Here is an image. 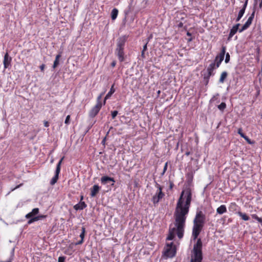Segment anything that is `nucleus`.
I'll return each mask as SVG.
<instances>
[{"instance_id": "1", "label": "nucleus", "mask_w": 262, "mask_h": 262, "mask_svg": "<svg viewBox=\"0 0 262 262\" xmlns=\"http://www.w3.org/2000/svg\"><path fill=\"white\" fill-rule=\"evenodd\" d=\"M192 200V193L190 188H186L181 192L174 212L175 227L169 229V232L175 234L177 232L178 237L181 239L183 237L184 227L190 207Z\"/></svg>"}, {"instance_id": "2", "label": "nucleus", "mask_w": 262, "mask_h": 262, "mask_svg": "<svg viewBox=\"0 0 262 262\" xmlns=\"http://www.w3.org/2000/svg\"><path fill=\"white\" fill-rule=\"evenodd\" d=\"M206 215L202 210H197L193 220L192 235L193 239L198 238L206 223Z\"/></svg>"}, {"instance_id": "3", "label": "nucleus", "mask_w": 262, "mask_h": 262, "mask_svg": "<svg viewBox=\"0 0 262 262\" xmlns=\"http://www.w3.org/2000/svg\"><path fill=\"white\" fill-rule=\"evenodd\" d=\"M128 35H125L120 36L117 39L116 48L115 50V54L118 57L120 62L125 60L124 47L126 42Z\"/></svg>"}, {"instance_id": "4", "label": "nucleus", "mask_w": 262, "mask_h": 262, "mask_svg": "<svg viewBox=\"0 0 262 262\" xmlns=\"http://www.w3.org/2000/svg\"><path fill=\"white\" fill-rule=\"evenodd\" d=\"M202 247L203 244L201 239L198 238L196 243L193 245L191 251L190 262H202L203 260Z\"/></svg>"}, {"instance_id": "5", "label": "nucleus", "mask_w": 262, "mask_h": 262, "mask_svg": "<svg viewBox=\"0 0 262 262\" xmlns=\"http://www.w3.org/2000/svg\"><path fill=\"white\" fill-rule=\"evenodd\" d=\"M64 157H63L59 160L58 163H57L56 167V170L55 172V175L51 179L50 183L51 185H54L57 181L59 178V174L60 172L61 169V165L62 162L63 160L64 159Z\"/></svg>"}, {"instance_id": "6", "label": "nucleus", "mask_w": 262, "mask_h": 262, "mask_svg": "<svg viewBox=\"0 0 262 262\" xmlns=\"http://www.w3.org/2000/svg\"><path fill=\"white\" fill-rule=\"evenodd\" d=\"M102 104H96L90 111L89 116L91 118L95 117L100 110Z\"/></svg>"}, {"instance_id": "7", "label": "nucleus", "mask_w": 262, "mask_h": 262, "mask_svg": "<svg viewBox=\"0 0 262 262\" xmlns=\"http://www.w3.org/2000/svg\"><path fill=\"white\" fill-rule=\"evenodd\" d=\"M164 195L165 194L162 191H157L156 194L153 196L152 198V201L154 204L155 205L157 204L160 200L162 199Z\"/></svg>"}, {"instance_id": "8", "label": "nucleus", "mask_w": 262, "mask_h": 262, "mask_svg": "<svg viewBox=\"0 0 262 262\" xmlns=\"http://www.w3.org/2000/svg\"><path fill=\"white\" fill-rule=\"evenodd\" d=\"M12 61V58L9 55V54L7 52L4 57V68L7 69L9 68L11 66V62Z\"/></svg>"}, {"instance_id": "9", "label": "nucleus", "mask_w": 262, "mask_h": 262, "mask_svg": "<svg viewBox=\"0 0 262 262\" xmlns=\"http://www.w3.org/2000/svg\"><path fill=\"white\" fill-rule=\"evenodd\" d=\"M176 247H169L167 248L165 252V254L169 257H173L176 255Z\"/></svg>"}, {"instance_id": "10", "label": "nucleus", "mask_w": 262, "mask_h": 262, "mask_svg": "<svg viewBox=\"0 0 262 262\" xmlns=\"http://www.w3.org/2000/svg\"><path fill=\"white\" fill-rule=\"evenodd\" d=\"M100 181L101 183L103 185H105L110 182H112L113 183L111 184V186H114V183L115 182V179L113 178L107 176L102 177Z\"/></svg>"}, {"instance_id": "11", "label": "nucleus", "mask_w": 262, "mask_h": 262, "mask_svg": "<svg viewBox=\"0 0 262 262\" xmlns=\"http://www.w3.org/2000/svg\"><path fill=\"white\" fill-rule=\"evenodd\" d=\"M100 187L98 185H94L91 188L90 195L91 197H95L100 190Z\"/></svg>"}, {"instance_id": "12", "label": "nucleus", "mask_w": 262, "mask_h": 262, "mask_svg": "<svg viewBox=\"0 0 262 262\" xmlns=\"http://www.w3.org/2000/svg\"><path fill=\"white\" fill-rule=\"evenodd\" d=\"M239 26V24H237L233 26L232 29L230 30L228 40H230V39L233 37V36L237 32V31L238 30V27Z\"/></svg>"}, {"instance_id": "13", "label": "nucleus", "mask_w": 262, "mask_h": 262, "mask_svg": "<svg viewBox=\"0 0 262 262\" xmlns=\"http://www.w3.org/2000/svg\"><path fill=\"white\" fill-rule=\"evenodd\" d=\"M216 68L215 62H212L209 65L207 69V71L208 72L207 74H208V76H211L212 75H213V71Z\"/></svg>"}, {"instance_id": "14", "label": "nucleus", "mask_w": 262, "mask_h": 262, "mask_svg": "<svg viewBox=\"0 0 262 262\" xmlns=\"http://www.w3.org/2000/svg\"><path fill=\"white\" fill-rule=\"evenodd\" d=\"M87 206L84 202L80 201L79 203L74 206V208L76 210H83Z\"/></svg>"}, {"instance_id": "15", "label": "nucleus", "mask_w": 262, "mask_h": 262, "mask_svg": "<svg viewBox=\"0 0 262 262\" xmlns=\"http://www.w3.org/2000/svg\"><path fill=\"white\" fill-rule=\"evenodd\" d=\"M39 212V209L38 208H35L32 209V211L29 212V213L26 215V217L27 219H29L32 217H35L34 216L37 214Z\"/></svg>"}, {"instance_id": "16", "label": "nucleus", "mask_w": 262, "mask_h": 262, "mask_svg": "<svg viewBox=\"0 0 262 262\" xmlns=\"http://www.w3.org/2000/svg\"><path fill=\"white\" fill-rule=\"evenodd\" d=\"M255 13V8H254L252 14H251L250 16L248 18V20H247V21L245 24L248 27H249L252 24V21L253 20V18L254 17Z\"/></svg>"}, {"instance_id": "17", "label": "nucleus", "mask_w": 262, "mask_h": 262, "mask_svg": "<svg viewBox=\"0 0 262 262\" xmlns=\"http://www.w3.org/2000/svg\"><path fill=\"white\" fill-rule=\"evenodd\" d=\"M114 84H113L112 85L110 91L108 92V93L105 96V97L104 98V101H103V104L104 105L105 104L106 100L108 99V98H110L111 97V96L113 95V94L114 93V92L115 91V90L114 88Z\"/></svg>"}, {"instance_id": "18", "label": "nucleus", "mask_w": 262, "mask_h": 262, "mask_svg": "<svg viewBox=\"0 0 262 262\" xmlns=\"http://www.w3.org/2000/svg\"><path fill=\"white\" fill-rule=\"evenodd\" d=\"M227 208L225 205H222L216 209L217 213L219 214H223L227 212Z\"/></svg>"}, {"instance_id": "19", "label": "nucleus", "mask_w": 262, "mask_h": 262, "mask_svg": "<svg viewBox=\"0 0 262 262\" xmlns=\"http://www.w3.org/2000/svg\"><path fill=\"white\" fill-rule=\"evenodd\" d=\"M226 47L223 46L222 47V50H221V51L220 54L216 56V60H218L219 58H221L224 59V56L226 54Z\"/></svg>"}, {"instance_id": "20", "label": "nucleus", "mask_w": 262, "mask_h": 262, "mask_svg": "<svg viewBox=\"0 0 262 262\" xmlns=\"http://www.w3.org/2000/svg\"><path fill=\"white\" fill-rule=\"evenodd\" d=\"M236 213L240 216L244 221H249L250 220V217L249 216L246 214L245 213H243L241 211H238Z\"/></svg>"}, {"instance_id": "21", "label": "nucleus", "mask_w": 262, "mask_h": 262, "mask_svg": "<svg viewBox=\"0 0 262 262\" xmlns=\"http://www.w3.org/2000/svg\"><path fill=\"white\" fill-rule=\"evenodd\" d=\"M237 133L244 139L247 140L249 143H251L249 138L243 133V129L242 128H238Z\"/></svg>"}, {"instance_id": "22", "label": "nucleus", "mask_w": 262, "mask_h": 262, "mask_svg": "<svg viewBox=\"0 0 262 262\" xmlns=\"http://www.w3.org/2000/svg\"><path fill=\"white\" fill-rule=\"evenodd\" d=\"M118 14V10L116 8H114L111 12V18L112 20H115L117 17Z\"/></svg>"}, {"instance_id": "23", "label": "nucleus", "mask_w": 262, "mask_h": 262, "mask_svg": "<svg viewBox=\"0 0 262 262\" xmlns=\"http://www.w3.org/2000/svg\"><path fill=\"white\" fill-rule=\"evenodd\" d=\"M227 75H228V73L227 72H226V71L223 72L221 75L219 82L220 83H223L224 82L225 79L227 78Z\"/></svg>"}, {"instance_id": "24", "label": "nucleus", "mask_w": 262, "mask_h": 262, "mask_svg": "<svg viewBox=\"0 0 262 262\" xmlns=\"http://www.w3.org/2000/svg\"><path fill=\"white\" fill-rule=\"evenodd\" d=\"M61 57V53H60L59 54L57 55L55 57V59L54 61V63L53 65V68L55 69L56 68L58 65L59 64V59Z\"/></svg>"}, {"instance_id": "25", "label": "nucleus", "mask_w": 262, "mask_h": 262, "mask_svg": "<svg viewBox=\"0 0 262 262\" xmlns=\"http://www.w3.org/2000/svg\"><path fill=\"white\" fill-rule=\"evenodd\" d=\"M219 96V94L217 93L215 95H214L210 100V102H214L216 101L217 103L220 102V100L218 99V97Z\"/></svg>"}, {"instance_id": "26", "label": "nucleus", "mask_w": 262, "mask_h": 262, "mask_svg": "<svg viewBox=\"0 0 262 262\" xmlns=\"http://www.w3.org/2000/svg\"><path fill=\"white\" fill-rule=\"evenodd\" d=\"M226 107L225 102H222L220 105H217V108L221 111H224Z\"/></svg>"}, {"instance_id": "27", "label": "nucleus", "mask_w": 262, "mask_h": 262, "mask_svg": "<svg viewBox=\"0 0 262 262\" xmlns=\"http://www.w3.org/2000/svg\"><path fill=\"white\" fill-rule=\"evenodd\" d=\"M224 59L221 58H219V59L216 60V58L213 62H215L216 68H219L221 63V62L223 61Z\"/></svg>"}, {"instance_id": "28", "label": "nucleus", "mask_w": 262, "mask_h": 262, "mask_svg": "<svg viewBox=\"0 0 262 262\" xmlns=\"http://www.w3.org/2000/svg\"><path fill=\"white\" fill-rule=\"evenodd\" d=\"M38 221V217H32L28 221V224L30 225L34 222Z\"/></svg>"}, {"instance_id": "29", "label": "nucleus", "mask_w": 262, "mask_h": 262, "mask_svg": "<svg viewBox=\"0 0 262 262\" xmlns=\"http://www.w3.org/2000/svg\"><path fill=\"white\" fill-rule=\"evenodd\" d=\"M174 236H175V234L169 232L168 235L166 238V239L168 240V241H171V240L173 239Z\"/></svg>"}, {"instance_id": "30", "label": "nucleus", "mask_w": 262, "mask_h": 262, "mask_svg": "<svg viewBox=\"0 0 262 262\" xmlns=\"http://www.w3.org/2000/svg\"><path fill=\"white\" fill-rule=\"evenodd\" d=\"M81 230H82V232H81V233L80 234V237L81 238V239H83L84 238L85 232V227H82V229H81Z\"/></svg>"}, {"instance_id": "31", "label": "nucleus", "mask_w": 262, "mask_h": 262, "mask_svg": "<svg viewBox=\"0 0 262 262\" xmlns=\"http://www.w3.org/2000/svg\"><path fill=\"white\" fill-rule=\"evenodd\" d=\"M167 166H168V162H166L165 165H164V168H163V171L161 173L160 177H163L164 176V173H165L167 169Z\"/></svg>"}, {"instance_id": "32", "label": "nucleus", "mask_w": 262, "mask_h": 262, "mask_svg": "<svg viewBox=\"0 0 262 262\" xmlns=\"http://www.w3.org/2000/svg\"><path fill=\"white\" fill-rule=\"evenodd\" d=\"M104 93L100 94L97 97V104H102L101 102V99Z\"/></svg>"}, {"instance_id": "33", "label": "nucleus", "mask_w": 262, "mask_h": 262, "mask_svg": "<svg viewBox=\"0 0 262 262\" xmlns=\"http://www.w3.org/2000/svg\"><path fill=\"white\" fill-rule=\"evenodd\" d=\"M155 187L158 189L157 191H162V187L155 181Z\"/></svg>"}, {"instance_id": "34", "label": "nucleus", "mask_w": 262, "mask_h": 262, "mask_svg": "<svg viewBox=\"0 0 262 262\" xmlns=\"http://www.w3.org/2000/svg\"><path fill=\"white\" fill-rule=\"evenodd\" d=\"M210 77V76H208V74H207V75L204 76V79L205 80V85H207L208 84V83L209 82V80Z\"/></svg>"}, {"instance_id": "35", "label": "nucleus", "mask_w": 262, "mask_h": 262, "mask_svg": "<svg viewBox=\"0 0 262 262\" xmlns=\"http://www.w3.org/2000/svg\"><path fill=\"white\" fill-rule=\"evenodd\" d=\"M249 27L247 26L245 24H244L242 27L238 30L239 32H242L244 30L247 29Z\"/></svg>"}, {"instance_id": "36", "label": "nucleus", "mask_w": 262, "mask_h": 262, "mask_svg": "<svg viewBox=\"0 0 262 262\" xmlns=\"http://www.w3.org/2000/svg\"><path fill=\"white\" fill-rule=\"evenodd\" d=\"M229 61H230V55H229V53H227L226 54L225 62L226 63H227L229 62Z\"/></svg>"}, {"instance_id": "37", "label": "nucleus", "mask_w": 262, "mask_h": 262, "mask_svg": "<svg viewBox=\"0 0 262 262\" xmlns=\"http://www.w3.org/2000/svg\"><path fill=\"white\" fill-rule=\"evenodd\" d=\"M251 216L253 219L257 220L258 222L260 221V217H259L256 214H253Z\"/></svg>"}, {"instance_id": "38", "label": "nucleus", "mask_w": 262, "mask_h": 262, "mask_svg": "<svg viewBox=\"0 0 262 262\" xmlns=\"http://www.w3.org/2000/svg\"><path fill=\"white\" fill-rule=\"evenodd\" d=\"M245 10H244V9H241L238 14V16L242 17L245 13Z\"/></svg>"}, {"instance_id": "39", "label": "nucleus", "mask_w": 262, "mask_h": 262, "mask_svg": "<svg viewBox=\"0 0 262 262\" xmlns=\"http://www.w3.org/2000/svg\"><path fill=\"white\" fill-rule=\"evenodd\" d=\"M118 112L117 111H114L112 112V117L113 119H114L118 115Z\"/></svg>"}, {"instance_id": "40", "label": "nucleus", "mask_w": 262, "mask_h": 262, "mask_svg": "<svg viewBox=\"0 0 262 262\" xmlns=\"http://www.w3.org/2000/svg\"><path fill=\"white\" fill-rule=\"evenodd\" d=\"M66 259L65 256H60L58 257V262H64Z\"/></svg>"}, {"instance_id": "41", "label": "nucleus", "mask_w": 262, "mask_h": 262, "mask_svg": "<svg viewBox=\"0 0 262 262\" xmlns=\"http://www.w3.org/2000/svg\"><path fill=\"white\" fill-rule=\"evenodd\" d=\"M70 115H68L66 118V120H65V121H64V123L65 124H69V123H70Z\"/></svg>"}, {"instance_id": "42", "label": "nucleus", "mask_w": 262, "mask_h": 262, "mask_svg": "<svg viewBox=\"0 0 262 262\" xmlns=\"http://www.w3.org/2000/svg\"><path fill=\"white\" fill-rule=\"evenodd\" d=\"M248 0H246L242 9H244V10H246V8H247V5H248Z\"/></svg>"}, {"instance_id": "43", "label": "nucleus", "mask_w": 262, "mask_h": 262, "mask_svg": "<svg viewBox=\"0 0 262 262\" xmlns=\"http://www.w3.org/2000/svg\"><path fill=\"white\" fill-rule=\"evenodd\" d=\"M236 207H237V205L235 203H232L231 204L230 208L235 209Z\"/></svg>"}, {"instance_id": "44", "label": "nucleus", "mask_w": 262, "mask_h": 262, "mask_svg": "<svg viewBox=\"0 0 262 262\" xmlns=\"http://www.w3.org/2000/svg\"><path fill=\"white\" fill-rule=\"evenodd\" d=\"M147 43H148V41L146 42L145 43V44L144 45V46L143 47L142 51H146L147 50Z\"/></svg>"}, {"instance_id": "45", "label": "nucleus", "mask_w": 262, "mask_h": 262, "mask_svg": "<svg viewBox=\"0 0 262 262\" xmlns=\"http://www.w3.org/2000/svg\"><path fill=\"white\" fill-rule=\"evenodd\" d=\"M36 217H38V220H41V219H44L45 217H46V215H38V216H36Z\"/></svg>"}, {"instance_id": "46", "label": "nucleus", "mask_w": 262, "mask_h": 262, "mask_svg": "<svg viewBox=\"0 0 262 262\" xmlns=\"http://www.w3.org/2000/svg\"><path fill=\"white\" fill-rule=\"evenodd\" d=\"M45 68V65L44 64H42L40 66V69L41 71H44V69Z\"/></svg>"}, {"instance_id": "47", "label": "nucleus", "mask_w": 262, "mask_h": 262, "mask_svg": "<svg viewBox=\"0 0 262 262\" xmlns=\"http://www.w3.org/2000/svg\"><path fill=\"white\" fill-rule=\"evenodd\" d=\"M43 124L45 127H48L49 126V123L47 121H45Z\"/></svg>"}, {"instance_id": "48", "label": "nucleus", "mask_w": 262, "mask_h": 262, "mask_svg": "<svg viewBox=\"0 0 262 262\" xmlns=\"http://www.w3.org/2000/svg\"><path fill=\"white\" fill-rule=\"evenodd\" d=\"M175 247V246L173 245V243L172 242L170 243V244H167V248H169V247Z\"/></svg>"}, {"instance_id": "49", "label": "nucleus", "mask_w": 262, "mask_h": 262, "mask_svg": "<svg viewBox=\"0 0 262 262\" xmlns=\"http://www.w3.org/2000/svg\"><path fill=\"white\" fill-rule=\"evenodd\" d=\"M83 242V239H81L80 241H79L78 242H77L76 245H80V244H82Z\"/></svg>"}, {"instance_id": "50", "label": "nucleus", "mask_w": 262, "mask_h": 262, "mask_svg": "<svg viewBox=\"0 0 262 262\" xmlns=\"http://www.w3.org/2000/svg\"><path fill=\"white\" fill-rule=\"evenodd\" d=\"M178 27L179 28H182L183 27V23H182V22H180L178 25Z\"/></svg>"}, {"instance_id": "51", "label": "nucleus", "mask_w": 262, "mask_h": 262, "mask_svg": "<svg viewBox=\"0 0 262 262\" xmlns=\"http://www.w3.org/2000/svg\"><path fill=\"white\" fill-rule=\"evenodd\" d=\"M116 64V62L115 61H113L112 63H111V66L112 67H115V66Z\"/></svg>"}, {"instance_id": "52", "label": "nucleus", "mask_w": 262, "mask_h": 262, "mask_svg": "<svg viewBox=\"0 0 262 262\" xmlns=\"http://www.w3.org/2000/svg\"><path fill=\"white\" fill-rule=\"evenodd\" d=\"M105 140H106V137H104L103 140H102L101 144L103 145H105Z\"/></svg>"}, {"instance_id": "53", "label": "nucleus", "mask_w": 262, "mask_h": 262, "mask_svg": "<svg viewBox=\"0 0 262 262\" xmlns=\"http://www.w3.org/2000/svg\"><path fill=\"white\" fill-rule=\"evenodd\" d=\"M241 17L237 15V18H236V21H238L241 19Z\"/></svg>"}, {"instance_id": "54", "label": "nucleus", "mask_w": 262, "mask_h": 262, "mask_svg": "<svg viewBox=\"0 0 262 262\" xmlns=\"http://www.w3.org/2000/svg\"><path fill=\"white\" fill-rule=\"evenodd\" d=\"M144 52H145V51H142V52H141V56H142L143 58H145Z\"/></svg>"}, {"instance_id": "55", "label": "nucleus", "mask_w": 262, "mask_h": 262, "mask_svg": "<svg viewBox=\"0 0 262 262\" xmlns=\"http://www.w3.org/2000/svg\"><path fill=\"white\" fill-rule=\"evenodd\" d=\"M21 185V184H20L19 185H17V186H16L15 188L12 189L11 191H13L14 190V189H16V188H18L20 187V186Z\"/></svg>"}, {"instance_id": "56", "label": "nucleus", "mask_w": 262, "mask_h": 262, "mask_svg": "<svg viewBox=\"0 0 262 262\" xmlns=\"http://www.w3.org/2000/svg\"><path fill=\"white\" fill-rule=\"evenodd\" d=\"M186 35L188 36H190L191 37L192 34L191 33H190L189 32H187V33H186Z\"/></svg>"}, {"instance_id": "57", "label": "nucleus", "mask_w": 262, "mask_h": 262, "mask_svg": "<svg viewBox=\"0 0 262 262\" xmlns=\"http://www.w3.org/2000/svg\"><path fill=\"white\" fill-rule=\"evenodd\" d=\"M173 183L172 182H170V186H169L170 188L171 189L173 187Z\"/></svg>"}, {"instance_id": "58", "label": "nucleus", "mask_w": 262, "mask_h": 262, "mask_svg": "<svg viewBox=\"0 0 262 262\" xmlns=\"http://www.w3.org/2000/svg\"><path fill=\"white\" fill-rule=\"evenodd\" d=\"M193 40L192 37H190L189 38L187 39L188 42H190Z\"/></svg>"}, {"instance_id": "59", "label": "nucleus", "mask_w": 262, "mask_h": 262, "mask_svg": "<svg viewBox=\"0 0 262 262\" xmlns=\"http://www.w3.org/2000/svg\"><path fill=\"white\" fill-rule=\"evenodd\" d=\"M190 154V151H187L185 153V155L187 156H188Z\"/></svg>"}, {"instance_id": "60", "label": "nucleus", "mask_w": 262, "mask_h": 262, "mask_svg": "<svg viewBox=\"0 0 262 262\" xmlns=\"http://www.w3.org/2000/svg\"><path fill=\"white\" fill-rule=\"evenodd\" d=\"M259 8H262V0H261V2L259 4Z\"/></svg>"}, {"instance_id": "61", "label": "nucleus", "mask_w": 262, "mask_h": 262, "mask_svg": "<svg viewBox=\"0 0 262 262\" xmlns=\"http://www.w3.org/2000/svg\"><path fill=\"white\" fill-rule=\"evenodd\" d=\"M83 199V195H81V198H80V201H81Z\"/></svg>"}, {"instance_id": "62", "label": "nucleus", "mask_w": 262, "mask_h": 262, "mask_svg": "<svg viewBox=\"0 0 262 262\" xmlns=\"http://www.w3.org/2000/svg\"><path fill=\"white\" fill-rule=\"evenodd\" d=\"M259 223H261V225L262 226V218H260V221L258 222Z\"/></svg>"}, {"instance_id": "63", "label": "nucleus", "mask_w": 262, "mask_h": 262, "mask_svg": "<svg viewBox=\"0 0 262 262\" xmlns=\"http://www.w3.org/2000/svg\"><path fill=\"white\" fill-rule=\"evenodd\" d=\"M129 10L131 11V7L130 6L129 7Z\"/></svg>"}, {"instance_id": "64", "label": "nucleus", "mask_w": 262, "mask_h": 262, "mask_svg": "<svg viewBox=\"0 0 262 262\" xmlns=\"http://www.w3.org/2000/svg\"><path fill=\"white\" fill-rule=\"evenodd\" d=\"M158 93L159 94L160 93V91H158Z\"/></svg>"}]
</instances>
